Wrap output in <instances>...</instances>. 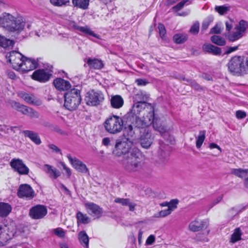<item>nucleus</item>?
<instances>
[{
    "mask_svg": "<svg viewBox=\"0 0 248 248\" xmlns=\"http://www.w3.org/2000/svg\"><path fill=\"white\" fill-rule=\"evenodd\" d=\"M135 116L132 124L138 130L140 128L143 129L153 124L155 130L158 131L165 139H167L170 131L171 129V127L167 125L165 122L160 119H155L154 112H147V115L143 116L142 119Z\"/></svg>",
    "mask_w": 248,
    "mask_h": 248,
    "instance_id": "f257e3e1",
    "label": "nucleus"
},
{
    "mask_svg": "<svg viewBox=\"0 0 248 248\" xmlns=\"http://www.w3.org/2000/svg\"><path fill=\"white\" fill-rule=\"evenodd\" d=\"M25 24V19L21 16H15L7 13L0 16V27L8 31L19 34L23 31Z\"/></svg>",
    "mask_w": 248,
    "mask_h": 248,
    "instance_id": "f03ea898",
    "label": "nucleus"
},
{
    "mask_svg": "<svg viewBox=\"0 0 248 248\" xmlns=\"http://www.w3.org/2000/svg\"><path fill=\"white\" fill-rule=\"evenodd\" d=\"M229 71L233 75H241L248 71V59L243 56H235L228 63Z\"/></svg>",
    "mask_w": 248,
    "mask_h": 248,
    "instance_id": "7ed1b4c3",
    "label": "nucleus"
},
{
    "mask_svg": "<svg viewBox=\"0 0 248 248\" xmlns=\"http://www.w3.org/2000/svg\"><path fill=\"white\" fill-rule=\"evenodd\" d=\"M140 153L139 150L132 152L121 160L123 168L127 172H133L139 171L142 168Z\"/></svg>",
    "mask_w": 248,
    "mask_h": 248,
    "instance_id": "20e7f679",
    "label": "nucleus"
},
{
    "mask_svg": "<svg viewBox=\"0 0 248 248\" xmlns=\"http://www.w3.org/2000/svg\"><path fill=\"white\" fill-rule=\"evenodd\" d=\"M133 142L128 138L119 139L116 140L114 148L112 150V154L115 156L120 157L123 156V159L132 152L138 150L132 148Z\"/></svg>",
    "mask_w": 248,
    "mask_h": 248,
    "instance_id": "39448f33",
    "label": "nucleus"
},
{
    "mask_svg": "<svg viewBox=\"0 0 248 248\" xmlns=\"http://www.w3.org/2000/svg\"><path fill=\"white\" fill-rule=\"evenodd\" d=\"M107 132L111 134L120 133L124 127V121L122 117L113 115L107 118L104 123Z\"/></svg>",
    "mask_w": 248,
    "mask_h": 248,
    "instance_id": "423d86ee",
    "label": "nucleus"
},
{
    "mask_svg": "<svg viewBox=\"0 0 248 248\" xmlns=\"http://www.w3.org/2000/svg\"><path fill=\"white\" fill-rule=\"evenodd\" d=\"M81 100L80 91L77 89H72L64 94V106L68 110H74L78 106Z\"/></svg>",
    "mask_w": 248,
    "mask_h": 248,
    "instance_id": "0eeeda50",
    "label": "nucleus"
},
{
    "mask_svg": "<svg viewBox=\"0 0 248 248\" xmlns=\"http://www.w3.org/2000/svg\"><path fill=\"white\" fill-rule=\"evenodd\" d=\"M16 228L14 223L0 226V246L6 244L14 236Z\"/></svg>",
    "mask_w": 248,
    "mask_h": 248,
    "instance_id": "6e6552de",
    "label": "nucleus"
},
{
    "mask_svg": "<svg viewBox=\"0 0 248 248\" xmlns=\"http://www.w3.org/2000/svg\"><path fill=\"white\" fill-rule=\"evenodd\" d=\"M104 100V94L101 91H95L93 90L87 92L85 98L87 105L91 106H96Z\"/></svg>",
    "mask_w": 248,
    "mask_h": 248,
    "instance_id": "1a4fd4ad",
    "label": "nucleus"
},
{
    "mask_svg": "<svg viewBox=\"0 0 248 248\" xmlns=\"http://www.w3.org/2000/svg\"><path fill=\"white\" fill-rule=\"evenodd\" d=\"M6 57L13 69L18 71L23 63L25 56L18 51H12L6 54Z\"/></svg>",
    "mask_w": 248,
    "mask_h": 248,
    "instance_id": "9d476101",
    "label": "nucleus"
},
{
    "mask_svg": "<svg viewBox=\"0 0 248 248\" xmlns=\"http://www.w3.org/2000/svg\"><path fill=\"white\" fill-rule=\"evenodd\" d=\"M11 106L16 110L31 118H38L40 116L39 113L35 110L27 106L21 105L16 101H12L11 103Z\"/></svg>",
    "mask_w": 248,
    "mask_h": 248,
    "instance_id": "9b49d317",
    "label": "nucleus"
},
{
    "mask_svg": "<svg viewBox=\"0 0 248 248\" xmlns=\"http://www.w3.org/2000/svg\"><path fill=\"white\" fill-rule=\"evenodd\" d=\"M11 168L20 175H27L29 172V169L19 158H13L10 162Z\"/></svg>",
    "mask_w": 248,
    "mask_h": 248,
    "instance_id": "f8f14e48",
    "label": "nucleus"
},
{
    "mask_svg": "<svg viewBox=\"0 0 248 248\" xmlns=\"http://www.w3.org/2000/svg\"><path fill=\"white\" fill-rule=\"evenodd\" d=\"M247 27V23L244 20H241L239 25H237L235 29L236 31L232 33H230L228 35L229 40L234 42L241 38L244 34Z\"/></svg>",
    "mask_w": 248,
    "mask_h": 248,
    "instance_id": "ddd939ff",
    "label": "nucleus"
},
{
    "mask_svg": "<svg viewBox=\"0 0 248 248\" xmlns=\"http://www.w3.org/2000/svg\"><path fill=\"white\" fill-rule=\"evenodd\" d=\"M66 157L72 166L78 172L82 173H89L86 165L77 157L72 156L70 154H67Z\"/></svg>",
    "mask_w": 248,
    "mask_h": 248,
    "instance_id": "4468645a",
    "label": "nucleus"
},
{
    "mask_svg": "<svg viewBox=\"0 0 248 248\" xmlns=\"http://www.w3.org/2000/svg\"><path fill=\"white\" fill-rule=\"evenodd\" d=\"M17 195L19 198L30 200L34 197V191L30 185L22 184L18 188Z\"/></svg>",
    "mask_w": 248,
    "mask_h": 248,
    "instance_id": "2eb2a0df",
    "label": "nucleus"
},
{
    "mask_svg": "<svg viewBox=\"0 0 248 248\" xmlns=\"http://www.w3.org/2000/svg\"><path fill=\"white\" fill-rule=\"evenodd\" d=\"M47 213V209L45 206L37 205L30 209V215L33 219H39L43 218Z\"/></svg>",
    "mask_w": 248,
    "mask_h": 248,
    "instance_id": "dca6fc26",
    "label": "nucleus"
},
{
    "mask_svg": "<svg viewBox=\"0 0 248 248\" xmlns=\"http://www.w3.org/2000/svg\"><path fill=\"white\" fill-rule=\"evenodd\" d=\"M85 206L88 213L94 218H99L102 216L103 209L98 205L93 202H87Z\"/></svg>",
    "mask_w": 248,
    "mask_h": 248,
    "instance_id": "f3484780",
    "label": "nucleus"
},
{
    "mask_svg": "<svg viewBox=\"0 0 248 248\" xmlns=\"http://www.w3.org/2000/svg\"><path fill=\"white\" fill-rule=\"evenodd\" d=\"M38 60L36 61L35 59L25 57L21 68L19 69L18 71L27 72L35 69L38 66Z\"/></svg>",
    "mask_w": 248,
    "mask_h": 248,
    "instance_id": "a211bd4d",
    "label": "nucleus"
},
{
    "mask_svg": "<svg viewBox=\"0 0 248 248\" xmlns=\"http://www.w3.org/2000/svg\"><path fill=\"white\" fill-rule=\"evenodd\" d=\"M145 109L148 110V112H154L153 106L151 104L135 102L133 105L131 112L133 115L137 116L140 114L142 109L144 110Z\"/></svg>",
    "mask_w": 248,
    "mask_h": 248,
    "instance_id": "6ab92c4d",
    "label": "nucleus"
},
{
    "mask_svg": "<svg viewBox=\"0 0 248 248\" xmlns=\"http://www.w3.org/2000/svg\"><path fill=\"white\" fill-rule=\"evenodd\" d=\"M208 224V221L207 220L195 219L189 223L188 228L190 231L196 232L206 229Z\"/></svg>",
    "mask_w": 248,
    "mask_h": 248,
    "instance_id": "aec40b11",
    "label": "nucleus"
},
{
    "mask_svg": "<svg viewBox=\"0 0 248 248\" xmlns=\"http://www.w3.org/2000/svg\"><path fill=\"white\" fill-rule=\"evenodd\" d=\"M144 132H142V134L140 136V143L141 146L145 148H149L153 143L154 138L152 134L146 129H144Z\"/></svg>",
    "mask_w": 248,
    "mask_h": 248,
    "instance_id": "412c9836",
    "label": "nucleus"
},
{
    "mask_svg": "<svg viewBox=\"0 0 248 248\" xmlns=\"http://www.w3.org/2000/svg\"><path fill=\"white\" fill-rule=\"evenodd\" d=\"M52 74L43 69L34 71L32 75V78L41 82H46L50 78Z\"/></svg>",
    "mask_w": 248,
    "mask_h": 248,
    "instance_id": "4be33fe9",
    "label": "nucleus"
},
{
    "mask_svg": "<svg viewBox=\"0 0 248 248\" xmlns=\"http://www.w3.org/2000/svg\"><path fill=\"white\" fill-rule=\"evenodd\" d=\"M19 96L28 104L35 106H40L42 104L41 101L33 94L21 92L19 93Z\"/></svg>",
    "mask_w": 248,
    "mask_h": 248,
    "instance_id": "5701e85b",
    "label": "nucleus"
},
{
    "mask_svg": "<svg viewBox=\"0 0 248 248\" xmlns=\"http://www.w3.org/2000/svg\"><path fill=\"white\" fill-rule=\"evenodd\" d=\"M43 170L51 179H56L61 175V173L59 170L48 164H45L44 166Z\"/></svg>",
    "mask_w": 248,
    "mask_h": 248,
    "instance_id": "b1692460",
    "label": "nucleus"
},
{
    "mask_svg": "<svg viewBox=\"0 0 248 248\" xmlns=\"http://www.w3.org/2000/svg\"><path fill=\"white\" fill-rule=\"evenodd\" d=\"M53 84L59 90H67L71 87V84L69 81L62 78H58L53 81Z\"/></svg>",
    "mask_w": 248,
    "mask_h": 248,
    "instance_id": "393cba45",
    "label": "nucleus"
},
{
    "mask_svg": "<svg viewBox=\"0 0 248 248\" xmlns=\"http://www.w3.org/2000/svg\"><path fill=\"white\" fill-rule=\"evenodd\" d=\"M202 49L206 52L212 53L215 55H220L221 53V49L220 47L210 44L203 45Z\"/></svg>",
    "mask_w": 248,
    "mask_h": 248,
    "instance_id": "a878e982",
    "label": "nucleus"
},
{
    "mask_svg": "<svg viewBox=\"0 0 248 248\" xmlns=\"http://www.w3.org/2000/svg\"><path fill=\"white\" fill-rule=\"evenodd\" d=\"M124 104V99L120 95L112 96L110 99L111 106L114 108H120L123 106Z\"/></svg>",
    "mask_w": 248,
    "mask_h": 248,
    "instance_id": "bb28decb",
    "label": "nucleus"
},
{
    "mask_svg": "<svg viewBox=\"0 0 248 248\" xmlns=\"http://www.w3.org/2000/svg\"><path fill=\"white\" fill-rule=\"evenodd\" d=\"M23 133L25 137L29 138L35 144L39 145L41 143V139L37 133L31 130H24Z\"/></svg>",
    "mask_w": 248,
    "mask_h": 248,
    "instance_id": "cd10ccee",
    "label": "nucleus"
},
{
    "mask_svg": "<svg viewBox=\"0 0 248 248\" xmlns=\"http://www.w3.org/2000/svg\"><path fill=\"white\" fill-rule=\"evenodd\" d=\"M12 209V206L9 203L0 202V217H6L11 213Z\"/></svg>",
    "mask_w": 248,
    "mask_h": 248,
    "instance_id": "c85d7f7f",
    "label": "nucleus"
},
{
    "mask_svg": "<svg viewBox=\"0 0 248 248\" xmlns=\"http://www.w3.org/2000/svg\"><path fill=\"white\" fill-rule=\"evenodd\" d=\"M87 63L90 68L100 69L104 66L103 62L98 59L89 58L87 60Z\"/></svg>",
    "mask_w": 248,
    "mask_h": 248,
    "instance_id": "c756f323",
    "label": "nucleus"
},
{
    "mask_svg": "<svg viewBox=\"0 0 248 248\" xmlns=\"http://www.w3.org/2000/svg\"><path fill=\"white\" fill-rule=\"evenodd\" d=\"M80 244L85 248H89V238L85 231H81L78 234Z\"/></svg>",
    "mask_w": 248,
    "mask_h": 248,
    "instance_id": "7c9ffc66",
    "label": "nucleus"
},
{
    "mask_svg": "<svg viewBox=\"0 0 248 248\" xmlns=\"http://www.w3.org/2000/svg\"><path fill=\"white\" fill-rule=\"evenodd\" d=\"M139 132H142L141 131L138 130L131 124L125 127L124 134L128 137L127 138L129 139L130 138H134L136 134Z\"/></svg>",
    "mask_w": 248,
    "mask_h": 248,
    "instance_id": "2f4dec72",
    "label": "nucleus"
},
{
    "mask_svg": "<svg viewBox=\"0 0 248 248\" xmlns=\"http://www.w3.org/2000/svg\"><path fill=\"white\" fill-rule=\"evenodd\" d=\"M149 96L145 93L142 92H138L134 96V101L135 102L140 103H146L148 101Z\"/></svg>",
    "mask_w": 248,
    "mask_h": 248,
    "instance_id": "473e14b6",
    "label": "nucleus"
},
{
    "mask_svg": "<svg viewBox=\"0 0 248 248\" xmlns=\"http://www.w3.org/2000/svg\"><path fill=\"white\" fill-rule=\"evenodd\" d=\"M74 6L85 10L88 8L89 0H72Z\"/></svg>",
    "mask_w": 248,
    "mask_h": 248,
    "instance_id": "72a5a7b5",
    "label": "nucleus"
},
{
    "mask_svg": "<svg viewBox=\"0 0 248 248\" xmlns=\"http://www.w3.org/2000/svg\"><path fill=\"white\" fill-rule=\"evenodd\" d=\"M73 27L77 30L80 31L82 32H83L85 34H89L90 35L94 36L95 37L98 38L97 35L90 28L87 26L85 27H80L78 26L77 25L74 24Z\"/></svg>",
    "mask_w": 248,
    "mask_h": 248,
    "instance_id": "f704fd0d",
    "label": "nucleus"
},
{
    "mask_svg": "<svg viewBox=\"0 0 248 248\" xmlns=\"http://www.w3.org/2000/svg\"><path fill=\"white\" fill-rule=\"evenodd\" d=\"M247 206L243 207H235L231 209L228 212V216L229 217L232 219L234 216L244 210Z\"/></svg>",
    "mask_w": 248,
    "mask_h": 248,
    "instance_id": "c9c22d12",
    "label": "nucleus"
},
{
    "mask_svg": "<svg viewBox=\"0 0 248 248\" xmlns=\"http://www.w3.org/2000/svg\"><path fill=\"white\" fill-rule=\"evenodd\" d=\"M76 217L78 222H79L82 224H88L90 222V218L88 216L80 211L77 213Z\"/></svg>",
    "mask_w": 248,
    "mask_h": 248,
    "instance_id": "e433bc0d",
    "label": "nucleus"
},
{
    "mask_svg": "<svg viewBox=\"0 0 248 248\" xmlns=\"http://www.w3.org/2000/svg\"><path fill=\"white\" fill-rule=\"evenodd\" d=\"M231 173L238 177L242 178L247 176L248 173V169H232Z\"/></svg>",
    "mask_w": 248,
    "mask_h": 248,
    "instance_id": "4c0bfd02",
    "label": "nucleus"
},
{
    "mask_svg": "<svg viewBox=\"0 0 248 248\" xmlns=\"http://www.w3.org/2000/svg\"><path fill=\"white\" fill-rule=\"evenodd\" d=\"M14 42L10 39H7L0 34V46L6 48L14 45Z\"/></svg>",
    "mask_w": 248,
    "mask_h": 248,
    "instance_id": "58836bf2",
    "label": "nucleus"
},
{
    "mask_svg": "<svg viewBox=\"0 0 248 248\" xmlns=\"http://www.w3.org/2000/svg\"><path fill=\"white\" fill-rule=\"evenodd\" d=\"M206 131L205 130H201L199 132V134L196 137V147L197 148H200L202 144L203 143L205 139Z\"/></svg>",
    "mask_w": 248,
    "mask_h": 248,
    "instance_id": "ea45409f",
    "label": "nucleus"
},
{
    "mask_svg": "<svg viewBox=\"0 0 248 248\" xmlns=\"http://www.w3.org/2000/svg\"><path fill=\"white\" fill-rule=\"evenodd\" d=\"M230 6L226 5L216 6L215 11L217 12L220 15H224L230 10Z\"/></svg>",
    "mask_w": 248,
    "mask_h": 248,
    "instance_id": "a19ab883",
    "label": "nucleus"
},
{
    "mask_svg": "<svg viewBox=\"0 0 248 248\" xmlns=\"http://www.w3.org/2000/svg\"><path fill=\"white\" fill-rule=\"evenodd\" d=\"M211 41L220 46H223L226 44L225 40L222 37L217 35H213L211 38Z\"/></svg>",
    "mask_w": 248,
    "mask_h": 248,
    "instance_id": "79ce46f5",
    "label": "nucleus"
},
{
    "mask_svg": "<svg viewBox=\"0 0 248 248\" xmlns=\"http://www.w3.org/2000/svg\"><path fill=\"white\" fill-rule=\"evenodd\" d=\"M187 39V35L185 34H176L173 36V40L176 44H182Z\"/></svg>",
    "mask_w": 248,
    "mask_h": 248,
    "instance_id": "37998d69",
    "label": "nucleus"
},
{
    "mask_svg": "<svg viewBox=\"0 0 248 248\" xmlns=\"http://www.w3.org/2000/svg\"><path fill=\"white\" fill-rule=\"evenodd\" d=\"M241 233L239 228L235 230L231 237V242L234 243L241 239Z\"/></svg>",
    "mask_w": 248,
    "mask_h": 248,
    "instance_id": "c03bdc74",
    "label": "nucleus"
},
{
    "mask_svg": "<svg viewBox=\"0 0 248 248\" xmlns=\"http://www.w3.org/2000/svg\"><path fill=\"white\" fill-rule=\"evenodd\" d=\"M214 17L212 16H208L202 22V31H205L209 27L211 23L213 22Z\"/></svg>",
    "mask_w": 248,
    "mask_h": 248,
    "instance_id": "a18cd8bd",
    "label": "nucleus"
},
{
    "mask_svg": "<svg viewBox=\"0 0 248 248\" xmlns=\"http://www.w3.org/2000/svg\"><path fill=\"white\" fill-rule=\"evenodd\" d=\"M183 80H186L189 85H190L192 87L194 88L196 90L200 91L202 90V88L201 86V85H200L195 80L189 79H185V78L183 79Z\"/></svg>",
    "mask_w": 248,
    "mask_h": 248,
    "instance_id": "49530a36",
    "label": "nucleus"
},
{
    "mask_svg": "<svg viewBox=\"0 0 248 248\" xmlns=\"http://www.w3.org/2000/svg\"><path fill=\"white\" fill-rule=\"evenodd\" d=\"M190 3V2L189 0H183L173 7L172 9L176 11H178L182 9L185 5H188Z\"/></svg>",
    "mask_w": 248,
    "mask_h": 248,
    "instance_id": "de8ad7c7",
    "label": "nucleus"
},
{
    "mask_svg": "<svg viewBox=\"0 0 248 248\" xmlns=\"http://www.w3.org/2000/svg\"><path fill=\"white\" fill-rule=\"evenodd\" d=\"M200 23L198 21L195 22L191 28L190 29L189 32L194 35L197 34L199 31Z\"/></svg>",
    "mask_w": 248,
    "mask_h": 248,
    "instance_id": "09e8293b",
    "label": "nucleus"
},
{
    "mask_svg": "<svg viewBox=\"0 0 248 248\" xmlns=\"http://www.w3.org/2000/svg\"><path fill=\"white\" fill-rule=\"evenodd\" d=\"M53 232L56 236L60 238L64 237L65 235V231L61 228L54 229Z\"/></svg>",
    "mask_w": 248,
    "mask_h": 248,
    "instance_id": "8fccbe9b",
    "label": "nucleus"
},
{
    "mask_svg": "<svg viewBox=\"0 0 248 248\" xmlns=\"http://www.w3.org/2000/svg\"><path fill=\"white\" fill-rule=\"evenodd\" d=\"M172 211L168 208L167 209L160 211L157 214L155 215L157 217H164L171 214Z\"/></svg>",
    "mask_w": 248,
    "mask_h": 248,
    "instance_id": "3c124183",
    "label": "nucleus"
},
{
    "mask_svg": "<svg viewBox=\"0 0 248 248\" xmlns=\"http://www.w3.org/2000/svg\"><path fill=\"white\" fill-rule=\"evenodd\" d=\"M178 202L179 201L177 199L171 200L170 202H169L168 208H169L171 211H172L177 208Z\"/></svg>",
    "mask_w": 248,
    "mask_h": 248,
    "instance_id": "603ef678",
    "label": "nucleus"
},
{
    "mask_svg": "<svg viewBox=\"0 0 248 248\" xmlns=\"http://www.w3.org/2000/svg\"><path fill=\"white\" fill-rule=\"evenodd\" d=\"M50 2L54 6H61L62 5H66L67 3H69V1H64V0H50Z\"/></svg>",
    "mask_w": 248,
    "mask_h": 248,
    "instance_id": "864d4df0",
    "label": "nucleus"
},
{
    "mask_svg": "<svg viewBox=\"0 0 248 248\" xmlns=\"http://www.w3.org/2000/svg\"><path fill=\"white\" fill-rule=\"evenodd\" d=\"M158 29L160 37L162 39H164L166 33L165 26L162 24H159L158 25Z\"/></svg>",
    "mask_w": 248,
    "mask_h": 248,
    "instance_id": "5fc2aeb1",
    "label": "nucleus"
},
{
    "mask_svg": "<svg viewBox=\"0 0 248 248\" xmlns=\"http://www.w3.org/2000/svg\"><path fill=\"white\" fill-rule=\"evenodd\" d=\"M129 199H124L117 198L114 200V202L116 203H121L123 206H126L128 203Z\"/></svg>",
    "mask_w": 248,
    "mask_h": 248,
    "instance_id": "6e6d98bb",
    "label": "nucleus"
},
{
    "mask_svg": "<svg viewBox=\"0 0 248 248\" xmlns=\"http://www.w3.org/2000/svg\"><path fill=\"white\" fill-rule=\"evenodd\" d=\"M48 148L51 150L53 152L55 153L62 154L61 150L57 146L53 144H50L48 145Z\"/></svg>",
    "mask_w": 248,
    "mask_h": 248,
    "instance_id": "4d7b16f0",
    "label": "nucleus"
},
{
    "mask_svg": "<svg viewBox=\"0 0 248 248\" xmlns=\"http://www.w3.org/2000/svg\"><path fill=\"white\" fill-rule=\"evenodd\" d=\"M135 82L138 85L141 86H145L149 83L146 79L142 78H138Z\"/></svg>",
    "mask_w": 248,
    "mask_h": 248,
    "instance_id": "13d9d810",
    "label": "nucleus"
},
{
    "mask_svg": "<svg viewBox=\"0 0 248 248\" xmlns=\"http://www.w3.org/2000/svg\"><path fill=\"white\" fill-rule=\"evenodd\" d=\"M221 32V28L218 25H216L215 27L210 30V33L211 34H219Z\"/></svg>",
    "mask_w": 248,
    "mask_h": 248,
    "instance_id": "bf43d9fd",
    "label": "nucleus"
},
{
    "mask_svg": "<svg viewBox=\"0 0 248 248\" xmlns=\"http://www.w3.org/2000/svg\"><path fill=\"white\" fill-rule=\"evenodd\" d=\"M246 113L242 110H237L236 112V117L238 119H242L246 117Z\"/></svg>",
    "mask_w": 248,
    "mask_h": 248,
    "instance_id": "052dcab7",
    "label": "nucleus"
},
{
    "mask_svg": "<svg viewBox=\"0 0 248 248\" xmlns=\"http://www.w3.org/2000/svg\"><path fill=\"white\" fill-rule=\"evenodd\" d=\"M223 196L222 195H220L218 196L215 199L213 202H211V203L210 204V208L213 207L214 206L219 203L221 200L222 199Z\"/></svg>",
    "mask_w": 248,
    "mask_h": 248,
    "instance_id": "680f3d73",
    "label": "nucleus"
},
{
    "mask_svg": "<svg viewBox=\"0 0 248 248\" xmlns=\"http://www.w3.org/2000/svg\"><path fill=\"white\" fill-rule=\"evenodd\" d=\"M155 241V236L154 235H150L146 241V244L147 245H152Z\"/></svg>",
    "mask_w": 248,
    "mask_h": 248,
    "instance_id": "e2e57ef3",
    "label": "nucleus"
},
{
    "mask_svg": "<svg viewBox=\"0 0 248 248\" xmlns=\"http://www.w3.org/2000/svg\"><path fill=\"white\" fill-rule=\"evenodd\" d=\"M128 206L129 210L130 211H134L135 209V207L136 206V204L133 202H132L130 200L128 202V203L126 205Z\"/></svg>",
    "mask_w": 248,
    "mask_h": 248,
    "instance_id": "0e129e2a",
    "label": "nucleus"
},
{
    "mask_svg": "<svg viewBox=\"0 0 248 248\" xmlns=\"http://www.w3.org/2000/svg\"><path fill=\"white\" fill-rule=\"evenodd\" d=\"M238 48V46H232V47H229L228 48V50L225 52V54H229L232 53V52H233V51L237 50Z\"/></svg>",
    "mask_w": 248,
    "mask_h": 248,
    "instance_id": "69168bd1",
    "label": "nucleus"
},
{
    "mask_svg": "<svg viewBox=\"0 0 248 248\" xmlns=\"http://www.w3.org/2000/svg\"><path fill=\"white\" fill-rule=\"evenodd\" d=\"M232 20H230L229 21H226L225 22L226 25V29L228 31H230L232 28Z\"/></svg>",
    "mask_w": 248,
    "mask_h": 248,
    "instance_id": "338daca9",
    "label": "nucleus"
},
{
    "mask_svg": "<svg viewBox=\"0 0 248 248\" xmlns=\"http://www.w3.org/2000/svg\"><path fill=\"white\" fill-rule=\"evenodd\" d=\"M42 125L47 128H51L53 126V124L51 123L46 121H43L42 122Z\"/></svg>",
    "mask_w": 248,
    "mask_h": 248,
    "instance_id": "774afa93",
    "label": "nucleus"
}]
</instances>
